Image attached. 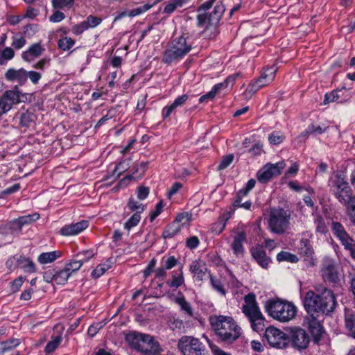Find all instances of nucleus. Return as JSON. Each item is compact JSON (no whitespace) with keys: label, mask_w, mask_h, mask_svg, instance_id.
<instances>
[{"label":"nucleus","mask_w":355,"mask_h":355,"mask_svg":"<svg viewBox=\"0 0 355 355\" xmlns=\"http://www.w3.org/2000/svg\"><path fill=\"white\" fill-rule=\"evenodd\" d=\"M88 225L89 223L86 220H83L76 223L66 225L60 229V234L65 236L77 235L87 229Z\"/></svg>","instance_id":"nucleus-18"},{"label":"nucleus","mask_w":355,"mask_h":355,"mask_svg":"<svg viewBox=\"0 0 355 355\" xmlns=\"http://www.w3.org/2000/svg\"><path fill=\"white\" fill-rule=\"evenodd\" d=\"M191 220V214L187 212L180 213L174 220L178 224L180 225V227L187 226Z\"/></svg>","instance_id":"nucleus-40"},{"label":"nucleus","mask_w":355,"mask_h":355,"mask_svg":"<svg viewBox=\"0 0 355 355\" xmlns=\"http://www.w3.org/2000/svg\"><path fill=\"white\" fill-rule=\"evenodd\" d=\"M184 282V279L183 277L182 270L180 269L178 272H175L173 275L172 281L168 283V286L171 287L178 288L182 286Z\"/></svg>","instance_id":"nucleus-36"},{"label":"nucleus","mask_w":355,"mask_h":355,"mask_svg":"<svg viewBox=\"0 0 355 355\" xmlns=\"http://www.w3.org/2000/svg\"><path fill=\"white\" fill-rule=\"evenodd\" d=\"M343 92V89L334 90L330 93H327L324 96V104H327L329 102H334L340 98V93Z\"/></svg>","instance_id":"nucleus-48"},{"label":"nucleus","mask_w":355,"mask_h":355,"mask_svg":"<svg viewBox=\"0 0 355 355\" xmlns=\"http://www.w3.org/2000/svg\"><path fill=\"white\" fill-rule=\"evenodd\" d=\"M141 220V215L135 213L124 224V228L130 231L132 227L137 226Z\"/></svg>","instance_id":"nucleus-41"},{"label":"nucleus","mask_w":355,"mask_h":355,"mask_svg":"<svg viewBox=\"0 0 355 355\" xmlns=\"http://www.w3.org/2000/svg\"><path fill=\"white\" fill-rule=\"evenodd\" d=\"M284 162H279L276 164H267L257 173V180L262 183L268 182L272 177L279 175L285 168Z\"/></svg>","instance_id":"nucleus-14"},{"label":"nucleus","mask_w":355,"mask_h":355,"mask_svg":"<svg viewBox=\"0 0 355 355\" xmlns=\"http://www.w3.org/2000/svg\"><path fill=\"white\" fill-rule=\"evenodd\" d=\"M94 257V253L92 250H86L78 253L75 259L71 260L69 263L65 264L64 268L71 275L73 272L78 271L83 263L88 261Z\"/></svg>","instance_id":"nucleus-16"},{"label":"nucleus","mask_w":355,"mask_h":355,"mask_svg":"<svg viewBox=\"0 0 355 355\" xmlns=\"http://www.w3.org/2000/svg\"><path fill=\"white\" fill-rule=\"evenodd\" d=\"M270 83L267 82L266 78H262V75L257 80L251 83L248 87L243 92V96L245 99L250 98L259 89L263 87L268 85Z\"/></svg>","instance_id":"nucleus-24"},{"label":"nucleus","mask_w":355,"mask_h":355,"mask_svg":"<svg viewBox=\"0 0 355 355\" xmlns=\"http://www.w3.org/2000/svg\"><path fill=\"white\" fill-rule=\"evenodd\" d=\"M284 136L278 132H272L268 137L270 144L272 145H278L283 142Z\"/></svg>","instance_id":"nucleus-47"},{"label":"nucleus","mask_w":355,"mask_h":355,"mask_svg":"<svg viewBox=\"0 0 355 355\" xmlns=\"http://www.w3.org/2000/svg\"><path fill=\"white\" fill-rule=\"evenodd\" d=\"M336 198L343 204L347 205L352 199L351 189L343 172H338L330 180Z\"/></svg>","instance_id":"nucleus-6"},{"label":"nucleus","mask_w":355,"mask_h":355,"mask_svg":"<svg viewBox=\"0 0 355 355\" xmlns=\"http://www.w3.org/2000/svg\"><path fill=\"white\" fill-rule=\"evenodd\" d=\"M40 215L37 213L31 214V215H27L18 218L20 224L22 225V227L25 225L29 224L32 222H34L39 219Z\"/></svg>","instance_id":"nucleus-50"},{"label":"nucleus","mask_w":355,"mask_h":355,"mask_svg":"<svg viewBox=\"0 0 355 355\" xmlns=\"http://www.w3.org/2000/svg\"><path fill=\"white\" fill-rule=\"evenodd\" d=\"M20 102V92L18 86H15L12 89L6 90L0 97V115L10 111L15 104Z\"/></svg>","instance_id":"nucleus-12"},{"label":"nucleus","mask_w":355,"mask_h":355,"mask_svg":"<svg viewBox=\"0 0 355 355\" xmlns=\"http://www.w3.org/2000/svg\"><path fill=\"white\" fill-rule=\"evenodd\" d=\"M43 51V48L39 43H35L31 45L28 49L29 53L33 57H37L40 55L42 53Z\"/></svg>","instance_id":"nucleus-55"},{"label":"nucleus","mask_w":355,"mask_h":355,"mask_svg":"<svg viewBox=\"0 0 355 355\" xmlns=\"http://www.w3.org/2000/svg\"><path fill=\"white\" fill-rule=\"evenodd\" d=\"M209 276H210V282H211V284L213 288L216 291H217L218 292L221 293L223 295H225V291L223 288V286L221 282L218 279H215L211 275H210Z\"/></svg>","instance_id":"nucleus-53"},{"label":"nucleus","mask_w":355,"mask_h":355,"mask_svg":"<svg viewBox=\"0 0 355 355\" xmlns=\"http://www.w3.org/2000/svg\"><path fill=\"white\" fill-rule=\"evenodd\" d=\"M225 10V6L222 3H220L214 7V10L209 15L200 13L197 17L198 26L201 27L204 26L205 29L211 27L215 28Z\"/></svg>","instance_id":"nucleus-9"},{"label":"nucleus","mask_w":355,"mask_h":355,"mask_svg":"<svg viewBox=\"0 0 355 355\" xmlns=\"http://www.w3.org/2000/svg\"><path fill=\"white\" fill-rule=\"evenodd\" d=\"M348 205V216L350 220L355 224V196L352 197L351 202Z\"/></svg>","instance_id":"nucleus-54"},{"label":"nucleus","mask_w":355,"mask_h":355,"mask_svg":"<svg viewBox=\"0 0 355 355\" xmlns=\"http://www.w3.org/2000/svg\"><path fill=\"white\" fill-rule=\"evenodd\" d=\"M209 322L216 335L224 343H232L241 336V327L230 316L211 315Z\"/></svg>","instance_id":"nucleus-2"},{"label":"nucleus","mask_w":355,"mask_h":355,"mask_svg":"<svg viewBox=\"0 0 355 355\" xmlns=\"http://www.w3.org/2000/svg\"><path fill=\"white\" fill-rule=\"evenodd\" d=\"M265 308L270 316L282 322L292 320L297 313V308L293 303L279 299L268 300Z\"/></svg>","instance_id":"nucleus-3"},{"label":"nucleus","mask_w":355,"mask_h":355,"mask_svg":"<svg viewBox=\"0 0 355 355\" xmlns=\"http://www.w3.org/2000/svg\"><path fill=\"white\" fill-rule=\"evenodd\" d=\"M152 6H153L152 4L147 3L143 6L131 10L130 11L128 12V16L130 17H133L139 15L148 11V10H150L152 8Z\"/></svg>","instance_id":"nucleus-49"},{"label":"nucleus","mask_w":355,"mask_h":355,"mask_svg":"<svg viewBox=\"0 0 355 355\" xmlns=\"http://www.w3.org/2000/svg\"><path fill=\"white\" fill-rule=\"evenodd\" d=\"M111 268V261H107L105 263L102 264H99L97 267L92 271V276L97 279L102 276L108 269Z\"/></svg>","instance_id":"nucleus-35"},{"label":"nucleus","mask_w":355,"mask_h":355,"mask_svg":"<svg viewBox=\"0 0 355 355\" xmlns=\"http://www.w3.org/2000/svg\"><path fill=\"white\" fill-rule=\"evenodd\" d=\"M326 127H322L321 125H317L314 123H311L308 126V131L311 132V134L313 135H320L323 133L326 130Z\"/></svg>","instance_id":"nucleus-61"},{"label":"nucleus","mask_w":355,"mask_h":355,"mask_svg":"<svg viewBox=\"0 0 355 355\" xmlns=\"http://www.w3.org/2000/svg\"><path fill=\"white\" fill-rule=\"evenodd\" d=\"M277 259L279 261H286L291 263H296L298 261V258L296 255L284 251L277 254Z\"/></svg>","instance_id":"nucleus-39"},{"label":"nucleus","mask_w":355,"mask_h":355,"mask_svg":"<svg viewBox=\"0 0 355 355\" xmlns=\"http://www.w3.org/2000/svg\"><path fill=\"white\" fill-rule=\"evenodd\" d=\"M299 251L303 256L310 257L313 254V249L308 239H302L299 245Z\"/></svg>","instance_id":"nucleus-32"},{"label":"nucleus","mask_w":355,"mask_h":355,"mask_svg":"<svg viewBox=\"0 0 355 355\" xmlns=\"http://www.w3.org/2000/svg\"><path fill=\"white\" fill-rule=\"evenodd\" d=\"M188 98L189 96L187 94H182L174 100L173 103L171 104V106H173V107L175 110L177 107L184 105Z\"/></svg>","instance_id":"nucleus-60"},{"label":"nucleus","mask_w":355,"mask_h":355,"mask_svg":"<svg viewBox=\"0 0 355 355\" xmlns=\"http://www.w3.org/2000/svg\"><path fill=\"white\" fill-rule=\"evenodd\" d=\"M318 317L315 314H309L304 320V324L311 334L315 343L320 341L323 333V328Z\"/></svg>","instance_id":"nucleus-15"},{"label":"nucleus","mask_w":355,"mask_h":355,"mask_svg":"<svg viewBox=\"0 0 355 355\" xmlns=\"http://www.w3.org/2000/svg\"><path fill=\"white\" fill-rule=\"evenodd\" d=\"M5 78L8 81L17 80L19 85H23L27 80V71L23 68L19 69L10 68L6 71Z\"/></svg>","instance_id":"nucleus-19"},{"label":"nucleus","mask_w":355,"mask_h":355,"mask_svg":"<svg viewBox=\"0 0 355 355\" xmlns=\"http://www.w3.org/2000/svg\"><path fill=\"white\" fill-rule=\"evenodd\" d=\"M291 212L279 207H271L268 211L269 230L276 234H283L290 226Z\"/></svg>","instance_id":"nucleus-5"},{"label":"nucleus","mask_w":355,"mask_h":355,"mask_svg":"<svg viewBox=\"0 0 355 355\" xmlns=\"http://www.w3.org/2000/svg\"><path fill=\"white\" fill-rule=\"evenodd\" d=\"M265 338L268 344L274 347L284 349L288 345V337L280 329L270 327L265 331Z\"/></svg>","instance_id":"nucleus-11"},{"label":"nucleus","mask_w":355,"mask_h":355,"mask_svg":"<svg viewBox=\"0 0 355 355\" xmlns=\"http://www.w3.org/2000/svg\"><path fill=\"white\" fill-rule=\"evenodd\" d=\"M143 344L142 349L139 352L145 355H159L161 352L159 343L151 336L150 339L144 340Z\"/></svg>","instance_id":"nucleus-22"},{"label":"nucleus","mask_w":355,"mask_h":355,"mask_svg":"<svg viewBox=\"0 0 355 355\" xmlns=\"http://www.w3.org/2000/svg\"><path fill=\"white\" fill-rule=\"evenodd\" d=\"M288 343L297 349L303 350L308 347L310 343V337L306 331L300 327H292L288 330Z\"/></svg>","instance_id":"nucleus-10"},{"label":"nucleus","mask_w":355,"mask_h":355,"mask_svg":"<svg viewBox=\"0 0 355 355\" xmlns=\"http://www.w3.org/2000/svg\"><path fill=\"white\" fill-rule=\"evenodd\" d=\"M246 240V234L243 231L239 232L234 237V241L231 245L234 253L239 256L242 254L244 251L243 243Z\"/></svg>","instance_id":"nucleus-25"},{"label":"nucleus","mask_w":355,"mask_h":355,"mask_svg":"<svg viewBox=\"0 0 355 355\" xmlns=\"http://www.w3.org/2000/svg\"><path fill=\"white\" fill-rule=\"evenodd\" d=\"M318 293L308 291L304 299V306L309 314H328L332 312L336 305L335 295L330 290L323 288L321 291L316 289Z\"/></svg>","instance_id":"nucleus-1"},{"label":"nucleus","mask_w":355,"mask_h":355,"mask_svg":"<svg viewBox=\"0 0 355 355\" xmlns=\"http://www.w3.org/2000/svg\"><path fill=\"white\" fill-rule=\"evenodd\" d=\"M15 56V51L11 47H6L0 54V64L5 65L8 61L12 60Z\"/></svg>","instance_id":"nucleus-34"},{"label":"nucleus","mask_w":355,"mask_h":355,"mask_svg":"<svg viewBox=\"0 0 355 355\" xmlns=\"http://www.w3.org/2000/svg\"><path fill=\"white\" fill-rule=\"evenodd\" d=\"M345 323L349 334L355 338V313L349 309H345Z\"/></svg>","instance_id":"nucleus-26"},{"label":"nucleus","mask_w":355,"mask_h":355,"mask_svg":"<svg viewBox=\"0 0 355 355\" xmlns=\"http://www.w3.org/2000/svg\"><path fill=\"white\" fill-rule=\"evenodd\" d=\"M234 159V155L232 154H230L227 155H225L223 157L220 163L218 166L217 168L219 171L223 170L228 167Z\"/></svg>","instance_id":"nucleus-51"},{"label":"nucleus","mask_w":355,"mask_h":355,"mask_svg":"<svg viewBox=\"0 0 355 355\" xmlns=\"http://www.w3.org/2000/svg\"><path fill=\"white\" fill-rule=\"evenodd\" d=\"M25 278L20 276L10 283V291L12 293H17L21 287Z\"/></svg>","instance_id":"nucleus-52"},{"label":"nucleus","mask_w":355,"mask_h":355,"mask_svg":"<svg viewBox=\"0 0 355 355\" xmlns=\"http://www.w3.org/2000/svg\"><path fill=\"white\" fill-rule=\"evenodd\" d=\"M61 256L60 251L43 252L39 255L37 261L40 264H47L53 262Z\"/></svg>","instance_id":"nucleus-28"},{"label":"nucleus","mask_w":355,"mask_h":355,"mask_svg":"<svg viewBox=\"0 0 355 355\" xmlns=\"http://www.w3.org/2000/svg\"><path fill=\"white\" fill-rule=\"evenodd\" d=\"M189 270L193 274V278L196 280L202 281L206 275L207 268L204 261L198 259L192 261Z\"/></svg>","instance_id":"nucleus-20"},{"label":"nucleus","mask_w":355,"mask_h":355,"mask_svg":"<svg viewBox=\"0 0 355 355\" xmlns=\"http://www.w3.org/2000/svg\"><path fill=\"white\" fill-rule=\"evenodd\" d=\"M55 329L58 331V334L51 336V340L49 341L45 347L44 352L46 354H50L55 350L62 341V334L64 329V327L60 324H56Z\"/></svg>","instance_id":"nucleus-23"},{"label":"nucleus","mask_w":355,"mask_h":355,"mask_svg":"<svg viewBox=\"0 0 355 355\" xmlns=\"http://www.w3.org/2000/svg\"><path fill=\"white\" fill-rule=\"evenodd\" d=\"M178 347L183 355H205V345L193 336H182L178 341Z\"/></svg>","instance_id":"nucleus-8"},{"label":"nucleus","mask_w":355,"mask_h":355,"mask_svg":"<svg viewBox=\"0 0 355 355\" xmlns=\"http://www.w3.org/2000/svg\"><path fill=\"white\" fill-rule=\"evenodd\" d=\"M181 228L180 225L173 220L171 224L166 226L162 233V236L164 239L171 238L179 233Z\"/></svg>","instance_id":"nucleus-31"},{"label":"nucleus","mask_w":355,"mask_h":355,"mask_svg":"<svg viewBox=\"0 0 355 355\" xmlns=\"http://www.w3.org/2000/svg\"><path fill=\"white\" fill-rule=\"evenodd\" d=\"M342 244L346 248L347 246H351V243H352L354 241L349 236V235L345 232L343 234H340L337 237Z\"/></svg>","instance_id":"nucleus-59"},{"label":"nucleus","mask_w":355,"mask_h":355,"mask_svg":"<svg viewBox=\"0 0 355 355\" xmlns=\"http://www.w3.org/2000/svg\"><path fill=\"white\" fill-rule=\"evenodd\" d=\"M189 1L190 0H169L166 3V6L164 8V12L168 15H171L177 8L182 7Z\"/></svg>","instance_id":"nucleus-30"},{"label":"nucleus","mask_w":355,"mask_h":355,"mask_svg":"<svg viewBox=\"0 0 355 355\" xmlns=\"http://www.w3.org/2000/svg\"><path fill=\"white\" fill-rule=\"evenodd\" d=\"M277 71V67L275 65L264 69L263 71L261 73L262 78H266L267 82L270 83L275 79Z\"/></svg>","instance_id":"nucleus-38"},{"label":"nucleus","mask_w":355,"mask_h":355,"mask_svg":"<svg viewBox=\"0 0 355 355\" xmlns=\"http://www.w3.org/2000/svg\"><path fill=\"white\" fill-rule=\"evenodd\" d=\"M128 207L132 211H135V213H138L139 215H141V214L145 209V206L143 204L136 201L132 198L129 199L128 202Z\"/></svg>","instance_id":"nucleus-37"},{"label":"nucleus","mask_w":355,"mask_h":355,"mask_svg":"<svg viewBox=\"0 0 355 355\" xmlns=\"http://www.w3.org/2000/svg\"><path fill=\"white\" fill-rule=\"evenodd\" d=\"M175 302L180 306V309L184 311L185 314L189 317L193 316V311L191 304L186 300L181 293L175 298Z\"/></svg>","instance_id":"nucleus-29"},{"label":"nucleus","mask_w":355,"mask_h":355,"mask_svg":"<svg viewBox=\"0 0 355 355\" xmlns=\"http://www.w3.org/2000/svg\"><path fill=\"white\" fill-rule=\"evenodd\" d=\"M238 74H234L227 77L224 82L215 85L213 87L216 88V92L218 93L221 89L226 88L230 85H233L236 78L238 77Z\"/></svg>","instance_id":"nucleus-42"},{"label":"nucleus","mask_w":355,"mask_h":355,"mask_svg":"<svg viewBox=\"0 0 355 355\" xmlns=\"http://www.w3.org/2000/svg\"><path fill=\"white\" fill-rule=\"evenodd\" d=\"M150 339V335L132 331L125 336V340L131 348L139 352L142 349L144 340Z\"/></svg>","instance_id":"nucleus-17"},{"label":"nucleus","mask_w":355,"mask_h":355,"mask_svg":"<svg viewBox=\"0 0 355 355\" xmlns=\"http://www.w3.org/2000/svg\"><path fill=\"white\" fill-rule=\"evenodd\" d=\"M242 312L250 322L252 329L259 332L264 328L265 318L260 311L254 293H249L244 297Z\"/></svg>","instance_id":"nucleus-4"},{"label":"nucleus","mask_w":355,"mask_h":355,"mask_svg":"<svg viewBox=\"0 0 355 355\" xmlns=\"http://www.w3.org/2000/svg\"><path fill=\"white\" fill-rule=\"evenodd\" d=\"M169 327L172 330H181L184 328V322L179 318H173L169 320Z\"/></svg>","instance_id":"nucleus-56"},{"label":"nucleus","mask_w":355,"mask_h":355,"mask_svg":"<svg viewBox=\"0 0 355 355\" xmlns=\"http://www.w3.org/2000/svg\"><path fill=\"white\" fill-rule=\"evenodd\" d=\"M321 275L322 279L329 284L336 285L340 282V275L336 261L331 259H325L322 264Z\"/></svg>","instance_id":"nucleus-13"},{"label":"nucleus","mask_w":355,"mask_h":355,"mask_svg":"<svg viewBox=\"0 0 355 355\" xmlns=\"http://www.w3.org/2000/svg\"><path fill=\"white\" fill-rule=\"evenodd\" d=\"M17 267L23 269L26 272L33 273L35 272V266L34 263L23 256H18L17 261Z\"/></svg>","instance_id":"nucleus-27"},{"label":"nucleus","mask_w":355,"mask_h":355,"mask_svg":"<svg viewBox=\"0 0 355 355\" xmlns=\"http://www.w3.org/2000/svg\"><path fill=\"white\" fill-rule=\"evenodd\" d=\"M256 181L254 179H250L247 182L245 187L239 191L240 196H248L249 191L254 187Z\"/></svg>","instance_id":"nucleus-62"},{"label":"nucleus","mask_w":355,"mask_h":355,"mask_svg":"<svg viewBox=\"0 0 355 355\" xmlns=\"http://www.w3.org/2000/svg\"><path fill=\"white\" fill-rule=\"evenodd\" d=\"M74 41L71 37H65L60 39L58 41V46L63 51L69 50L74 44Z\"/></svg>","instance_id":"nucleus-43"},{"label":"nucleus","mask_w":355,"mask_h":355,"mask_svg":"<svg viewBox=\"0 0 355 355\" xmlns=\"http://www.w3.org/2000/svg\"><path fill=\"white\" fill-rule=\"evenodd\" d=\"M20 344V342L18 339L11 338L1 343V351L2 352H6L9 351Z\"/></svg>","instance_id":"nucleus-45"},{"label":"nucleus","mask_w":355,"mask_h":355,"mask_svg":"<svg viewBox=\"0 0 355 355\" xmlns=\"http://www.w3.org/2000/svg\"><path fill=\"white\" fill-rule=\"evenodd\" d=\"M88 26L86 24V21H84L78 24H76L72 27V31L76 35H80L82 34L85 31L87 30Z\"/></svg>","instance_id":"nucleus-58"},{"label":"nucleus","mask_w":355,"mask_h":355,"mask_svg":"<svg viewBox=\"0 0 355 355\" xmlns=\"http://www.w3.org/2000/svg\"><path fill=\"white\" fill-rule=\"evenodd\" d=\"M74 3V0H52L53 8L62 9L64 8H71Z\"/></svg>","instance_id":"nucleus-46"},{"label":"nucleus","mask_w":355,"mask_h":355,"mask_svg":"<svg viewBox=\"0 0 355 355\" xmlns=\"http://www.w3.org/2000/svg\"><path fill=\"white\" fill-rule=\"evenodd\" d=\"M191 49V45L187 43L186 38L180 36L173 40L171 46L166 50L163 56V62L167 64L182 58Z\"/></svg>","instance_id":"nucleus-7"},{"label":"nucleus","mask_w":355,"mask_h":355,"mask_svg":"<svg viewBox=\"0 0 355 355\" xmlns=\"http://www.w3.org/2000/svg\"><path fill=\"white\" fill-rule=\"evenodd\" d=\"M252 257L257 261L258 264L263 268H267L270 259L266 255L265 250L260 246L252 248L250 250Z\"/></svg>","instance_id":"nucleus-21"},{"label":"nucleus","mask_w":355,"mask_h":355,"mask_svg":"<svg viewBox=\"0 0 355 355\" xmlns=\"http://www.w3.org/2000/svg\"><path fill=\"white\" fill-rule=\"evenodd\" d=\"M85 21L88 26V28H94V27L97 26L98 25H99L101 23L102 19L99 17H94L93 15H89L87 17V19L85 20Z\"/></svg>","instance_id":"nucleus-57"},{"label":"nucleus","mask_w":355,"mask_h":355,"mask_svg":"<svg viewBox=\"0 0 355 355\" xmlns=\"http://www.w3.org/2000/svg\"><path fill=\"white\" fill-rule=\"evenodd\" d=\"M70 276V274L66 268H64V269L55 272V282L57 284L64 285Z\"/></svg>","instance_id":"nucleus-33"},{"label":"nucleus","mask_w":355,"mask_h":355,"mask_svg":"<svg viewBox=\"0 0 355 355\" xmlns=\"http://www.w3.org/2000/svg\"><path fill=\"white\" fill-rule=\"evenodd\" d=\"M246 196H240V193L238 192L236 198L235 199L233 205L235 207H241L245 209L249 210L252 206V203L250 201H245L242 202L243 198Z\"/></svg>","instance_id":"nucleus-44"},{"label":"nucleus","mask_w":355,"mask_h":355,"mask_svg":"<svg viewBox=\"0 0 355 355\" xmlns=\"http://www.w3.org/2000/svg\"><path fill=\"white\" fill-rule=\"evenodd\" d=\"M332 230L334 234V235L338 237L340 234H343L346 231L343 226L337 222H333L332 223Z\"/></svg>","instance_id":"nucleus-63"},{"label":"nucleus","mask_w":355,"mask_h":355,"mask_svg":"<svg viewBox=\"0 0 355 355\" xmlns=\"http://www.w3.org/2000/svg\"><path fill=\"white\" fill-rule=\"evenodd\" d=\"M26 43V41L23 37H14L12 46L16 49H21Z\"/></svg>","instance_id":"nucleus-64"}]
</instances>
